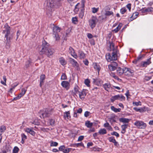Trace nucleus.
Listing matches in <instances>:
<instances>
[{
    "mask_svg": "<svg viewBox=\"0 0 153 153\" xmlns=\"http://www.w3.org/2000/svg\"><path fill=\"white\" fill-rule=\"evenodd\" d=\"M3 150L5 151L6 152H8L9 153H11V148L9 146H6L3 149Z\"/></svg>",
    "mask_w": 153,
    "mask_h": 153,
    "instance_id": "nucleus-34",
    "label": "nucleus"
},
{
    "mask_svg": "<svg viewBox=\"0 0 153 153\" xmlns=\"http://www.w3.org/2000/svg\"><path fill=\"white\" fill-rule=\"evenodd\" d=\"M151 58H150L148 59L146 61L142 62L140 63L141 66L143 67H146L149 65L151 63Z\"/></svg>",
    "mask_w": 153,
    "mask_h": 153,
    "instance_id": "nucleus-15",
    "label": "nucleus"
},
{
    "mask_svg": "<svg viewBox=\"0 0 153 153\" xmlns=\"http://www.w3.org/2000/svg\"><path fill=\"white\" fill-rule=\"evenodd\" d=\"M54 51H55L53 49L50 48L49 43L45 40L42 41L41 48L39 50V53L40 54H45L49 56L52 55Z\"/></svg>",
    "mask_w": 153,
    "mask_h": 153,
    "instance_id": "nucleus-3",
    "label": "nucleus"
},
{
    "mask_svg": "<svg viewBox=\"0 0 153 153\" xmlns=\"http://www.w3.org/2000/svg\"><path fill=\"white\" fill-rule=\"evenodd\" d=\"M93 125V123H92L90 122L89 121H86L85 122V125L88 128H91Z\"/></svg>",
    "mask_w": 153,
    "mask_h": 153,
    "instance_id": "nucleus-28",
    "label": "nucleus"
},
{
    "mask_svg": "<svg viewBox=\"0 0 153 153\" xmlns=\"http://www.w3.org/2000/svg\"><path fill=\"white\" fill-rule=\"evenodd\" d=\"M134 71L129 68H124V74L128 76H131L133 75Z\"/></svg>",
    "mask_w": 153,
    "mask_h": 153,
    "instance_id": "nucleus-12",
    "label": "nucleus"
},
{
    "mask_svg": "<svg viewBox=\"0 0 153 153\" xmlns=\"http://www.w3.org/2000/svg\"><path fill=\"white\" fill-rule=\"evenodd\" d=\"M72 21L74 23H75V22L77 21V18L76 17H73L72 19Z\"/></svg>",
    "mask_w": 153,
    "mask_h": 153,
    "instance_id": "nucleus-60",
    "label": "nucleus"
},
{
    "mask_svg": "<svg viewBox=\"0 0 153 153\" xmlns=\"http://www.w3.org/2000/svg\"><path fill=\"white\" fill-rule=\"evenodd\" d=\"M133 104L134 105H135L136 106H138V105H141V103L140 101L138 102H133Z\"/></svg>",
    "mask_w": 153,
    "mask_h": 153,
    "instance_id": "nucleus-44",
    "label": "nucleus"
},
{
    "mask_svg": "<svg viewBox=\"0 0 153 153\" xmlns=\"http://www.w3.org/2000/svg\"><path fill=\"white\" fill-rule=\"evenodd\" d=\"M111 109L113 111L115 112L116 113L120 112L121 111L120 108H117L114 106H111Z\"/></svg>",
    "mask_w": 153,
    "mask_h": 153,
    "instance_id": "nucleus-31",
    "label": "nucleus"
},
{
    "mask_svg": "<svg viewBox=\"0 0 153 153\" xmlns=\"http://www.w3.org/2000/svg\"><path fill=\"white\" fill-rule=\"evenodd\" d=\"M52 110L49 109H45L40 111L39 114L41 118H44L49 117L52 114Z\"/></svg>",
    "mask_w": 153,
    "mask_h": 153,
    "instance_id": "nucleus-4",
    "label": "nucleus"
},
{
    "mask_svg": "<svg viewBox=\"0 0 153 153\" xmlns=\"http://www.w3.org/2000/svg\"><path fill=\"white\" fill-rule=\"evenodd\" d=\"M93 82L97 85H100L103 83V81L100 79H93Z\"/></svg>",
    "mask_w": 153,
    "mask_h": 153,
    "instance_id": "nucleus-21",
    "label": "nucleus"
},
{
    "mask_svg": "<svg viewBox=\"0 0 153 153\" xmlns=\"http://www.w3.org/2000/svg\"><path fill=\"white\" fill-rule=\"evenodd\" d=\"M99 9V8H95V7H93L92 8V12L93 13H95L97 12Z\"/></svg>",
    "mask_w": 153,
    "mask_h": 153,
    "instance_id": "nucleus-53",
    "label": "nucleus"
},
{
    "mask_svg": "<svg viewBox=\"0 0 153 153\" xmlns=\"http://www.w3.org/2000/svg\"><path fill=\"white\" fill-rule=\"evenodd\" d=\"M79 3L77 4L75 6V9H74V12L75 13H77L79 11Z\"/></svg>",
    "mask_w": 153,
    "mask_h": 153,
    "instance_id": "nucleus-35",
    "label": "nucleus"
},
{
    "mask_svg": "<svg viewBox=\"0 0 153 153\" xmlns=\"http://www.w3.org/2000/svg\"><path fill=\"white\" fill-rule=\"evenodd\" d=\"M69 61L72 65L77 70H79V65L76 60L71 58H69Z\"/></svg>",
    "mask_w": 153,
    "mask_h": 153,
    "instance_id": "nucleus-10",
    "label": "nucleus"
},
{
    "mask_svg": "<svg viewBox=\"0 0 153 153\" xmlns=\"http://www.w3.org/2000/svg\"><path fill=\"white\" fill-rule=\"evenodd\" d=\"M61 85L63 88H65L67 90H68L69 88L70 83L67 81H62L61 83Z\"/></svg>",
    "mask_w": 153,
    "mask_h": 153,
    "instance_id": "nucleus-13",
    "label": "nucleus"
},
{
    "mask_svg": "<svg viewBox=\"0 0 153 153\" xmlns=\"http://www.w3.org/2000/svg\"><path fill=\"white\" fill-rule=\"evenodd\" d=\"M90 114L89 112L87 111L85 112L84 115L85 117H87Z\"/></svg>",
    "mask_w": 153,
    "mask_h": 153,
    "instance_id": "nucleus-57",
    "label": "nucleus"
},
{
    "mask_svg": "<svg viewBox=\"0 0 153 153\" xmlns=\"http://www.w3.org/2000/svg\"><path fill=\"white\" fill-rule=\"evenodd\" d=\"M97 22V19L95 17H93L89 21V25L91 29L94 27Z\"/></svg>",
    "mask_w": 153,
    "mask_h": 153,
    "instance_id": "nucleus-9",
    "label": "nucleus"
},
{
    "mask_svg": "<svg viewBox=\"0 0 153 153\" xmlns=\"http://www.w3.org/2000/svg\"><path fill=\"white\" fill-rule=\"evenodd\" d=\"M18 84H14L13 85L11 86V87L10 88V91H11L13 90L16 87Z\"/></svg>",
    "mask_w": 153,
    "mask_h": 153,
    "instance_id": "nucleus-59",
    "label": "nucleus"
},
{
    "mask_svg": "<svg viewBox=\"0 0 153 153\" xmlns=\"http://www.w3.org/2000/svg\"><path fill=\"white\" fill-rule=\"evenodd\" d=\"M144 55H140L136 59V62H137L139 60H141L142 59V58L144 57Z\"/></svg>",
    "mask_w": 153,
    "mask_h": 153,
    "instance_id": "nucleus-46",
    "label": "nucleus"
},
{
    "mask_svg": "<svg viewBox=\"0 0 153 153\" xmlns=\"http://www.w3.org/2000/svg\"><path fill=\"white\" fill-rule=\"evenodd\" d=\"M74 146H76L77 147H84L83 144H72Z\"/></svg>",
    "mask_w": 153,
    "mask_h": 153,
    "instance_id": "nucleus-50",
    "label": "nucleus"
},
{
    "mask_svg": "<svg viewBox=\"0 0 153 153\" xmlns=\"http://www.w3.org/2000/svg\"><path fill=\"white\" fill-rule=\"evenodd\" d=\"M98 132L100 134H104L106 133L107 131L105 128H101L99 131Z\"/></svg>",
    "mask_w": 153,
    "mask_h": 153,
    "instance_id": "nucleus-33",
    "label": "nucleus"
},
{
    "mask_svg": "<svg viewBox=\"0 0 153 153\" xmlns=\"http://www.w3.org/2000/svg\"><path fill=\"white\" fill-rule=\"evenodd\" d=\"M144 11L148 12H153V8L148 7L144 10Z\"/></svg>",
    "mask_w": 153,
    "mask_h": 153,
    "instance_id": "nucleus-37",
    "label": "nucleus"
},
{
    "mask_svg": "<svg viewBox=\"0 0 153 153\" xmlns=\"http://www.w3.org/2000/svg\"><path fill=\"white\" fill-rule=\"evenodd\" d=\"M103 86L104 89L108 91H111L112 90L111 84L109 83H105L103 85Z\"/></svg>",
    "mask_w": 153,
    "mask_h": 153,
    "instance_id": "nucleus-17",
    "label": "nucleus"
},
{
    "mask_svg": "<svg viewBox=\"0 0 153 153\" xmlns=\"http://www.w3.org/2000/svg\"><path fill=\"white\" fill-rule=\"evenodd\" d=\"M84 137L83 136H80L78 137V141H82L84 138Z\"/></svg>",
    "mask_w": 153,
    "mask_h": 153,
    "instance_id": "nucleus-61",
    "label": "nucleus"
},
{
    "mask_svg": "<svg viewBox=\"0 0 153 153\" xmlns=\"http://www.w3.org/2000/svg\"><path fill=\"white\" fill-rule=\"evenodd\" d=\"M30 61H28L26 63V64L25 65V67L26 68H27L28 67H29V64H30Z\"/></svg>",
    "mask_w": 153,
    "mask_h": 153,
    "instance_id": "nucleus-62",
    "label": "nucleus"
},
{
    "mask_svg": "<svg viewBox=\"0 0 153 153\" xmlns=\"http://www.w3.org/2000/svg\"><path fill=\"white\" fill-rule=\"evenodd\" d=\"M103 126L104 127L106 128L109 131H112V128L108 123L106 122L104 123Z\"/></svg>",
    "mask_w": 153,
    "mask_h": 153,
    "instance_id": "nucleus-25",
    "label": "nucleus"
},
{
    "mask_svg": "<svg viewBox=\"0 0 153 153\" xmlns=\"http://www.w3.org/2000/svg\"><path fill=\"white\" fill-rule=\"evenodd\" d=\"M22 140L21 142L23 143L24 142V140H26L27 138V136L24 134H21Z\"/></svg>",
    "mask_w": 153,
    "mask_h": 153,
    "instance_id": "nucleus-39",
    "label": "nucleus"
},
{
    "mask_svg": "<svg viewBox=\"0 0 153 153\" xmlns=\"http://www.w3.org/2000/svg\"><path fill=\"white\" fill-rule=\"evenodd\" d=\"M33 128H26L25 131L33 136H34L35 134V132L33 130Z\"/></svg>",
    "mask_w": 153,
    "mask_h": 153,
    "instance_id": "nucleus-20",
    "label": "nucleus"
},
{
    "mask_svg": "<svg viewBox=\"0 0 153 153\" xmlns=\"http://www.w3.org/2000/svg\"><path fill=\"white\" fill-rule=\"evenodd\" d=\"M101 150V149L95 147H94L92 148V150L94 151H100Z\"/></svg>",
    "mask_w": 153,
    "mask_h": 153,
    "instance_id": "nucleus-54",
    "label": "nucleus"
},
{
    "mask_svg": "<svg viewBox=\"0 0 153 153\" xmlns=\"http://www.w3.org/2000/svg\"><path fill=\"white\" fill-rule=\"evenodd\" d=\"M78 56L81 59H84L85 57V54L83 52L81 51H78Z\"/></svg>",
    "mask_w": 153,
    "mask_h": 153,
    "instance_id": "nucleus-26",
    "label": "nucleus"
},
{
    "mask_svg": "<svg viewBox=\"0 0 153 153\" xmlns=\"http://www.w3.org/2000/svg\"><path fill=\"white\" fill-rule=\"evenodd\" d=\"M109 49L108 50L112 51L111 56L110 53H108L106 55V59L107 61L111 62L112 60H115L117 59V57L120 56L118 50L117 49V46H114V44L112 42H108Z\"/></svg>",
    "mask_w": 153,
    "mask_h": 153,
    "instance_id": "nucleus-1",
    "label": "nucleus"
},
{
    "mask_svg": "<svg viewBox=\"0 0 153 153\" xmlns=\"http://www.w3.org/2000/svg\"><path fill=\"white\" fill-rule=\"evenodd\" d=\"M117 68V72L118 75L120 76L124 73V69H122L120 67Z\"/></svg>",
    "mask_w": 153,
    "mask_h": 153,
    "instance_id": "nucleus-22",
    "label": "nucleus"
},
{
    "mask_svg": "<svg viewBox=\"0 0 153 153\" xmlns=\"http://www.w3.org/2000/svg\"><path fill=\"white\" fill-rule=\"evenodd\" d=\"M128 125L127 124H124L121 126V127L122 130H126V129L127 128Z\"/></svg>",
    "mask_w": 153,
    "mask_h": 153,
    "instance_id": "nucleus-49",
    "label": "nucleus"
},
{
    "mask_svg": "<svg viewBox=\"0 0 153 153\" xmlns=\"http://www.w3.org/2000/svg\"><path fill=\"white\" fill-rule=\"evenodd\" d=\"M69 52L75 59H77L78 56L75 53L74 50L71 47H70L69 48Z\"/></svg>",
    "mask_w": 153,
    "mask_h": 153,
    "instance_id": "nucleus-14",
    "label": "nucleus"
},
{
    "mask_svg": "<svg viewBox=\"0 0 153 153\" xmlns=\"http://www.w3.org/2000/svg\"><path fill=\"white\" fill-rule=\"evenodd\" d=\"M108 140L110 142L113 143H117V142L113 137H111L108 138Z\"/></svg>",
    "mask_w": 153,
    "mask_h": 153,
    "instance_id": "nucleus-36",
    "label": "nucleus"
},
{
    "mask_svg": "<svg viewBox=\"0 0 153 153\" xmlns=\"http://www.w3.org/2000/svg\"><path fill=\"white\" fill-rule=\"evenodd\" d=\"M79 98L82 100H84L86 95L85 90L83 89L81 92H79Z\"/></svg>",
    "mask_w": 153,
    "mask_h": 153,
    "instance_id": "nucleus-18",
    "label": "nucleus"
},
{
    "mask_svg": "<svg viewBox=\"0 0 153 153\" xmlns=\"http://www.w3.org/2000/svg\"><path fill=\"white\" fill-rule=\"evenodd\" d=\"M84 9H82L81 10V11L79 13V16L80 18H82L84 15Z\"/></svg>",
    "mask_w": 153,
    "mask_h": 153,
    "instance_id": "nucleus-40",
    "label": "nucleus"
},
{
    "mask_svg": "<svg viewBox=\"0 0 153 153\" xmlns=\"http://www.w3.org/2000/svg\"><path fill=\"white\" fill-rule=\"evenodd\" d=\"M126 11V10L125 7L122 8L120 10V12L122 14H124Z\"/></svg>",
    "mask_w": 153,
    "mask_h": 153,
    "instance_id": "nucleus-48",
    "label": "nucleus"
},
{
    "mask_svg": "<svg viewBox=\"0 0 153 153\" xmlns=\"http://www.w3.org/2000/svg\"><path fill=\"white\" fill-rule=\"evenodd\" d=\"M46 5L47 10L49 11L51 10V8L53 7L54 3L53 0H46L44 4Z\"/></svg>",
    "mask_w": 153,
    "mask_h": 153,
    "instance_id": "nucleus-6",
    "label": "nucleus"
},
{
    "mask_svg": "<svg viewBox=\"0 0 153 153\" xmlns=\"http://www.w3.org/2000/svg\"><path fill=\"white\" fill-rule=\"evenodd\" d=\"M45 79V75H42L40 76V81L42 82H44V80Z\"/></svg>",
    "mask_w": 153,
    "mask_h": 153,
    "instance_id": "nucleus-52",
    "label": "nucleus"
},
{
    "mask_svg": "<svg viewBox=\"0 0 153 153\" xmlns=\"http://www.w3.org/2000/svg\"><path fill=\"white\" fill-rule=\"evenodd\" d=\"M71 149V148H65L64 146H60L59 148V150L60 151H62L64 153H68Z\"/></svg>",
    "mask_w": 153,
    "mask_h": 153,
    "instance_id": "nucleus-16",
    "label": "nucleus"
},
{
    "mask_svg": "<svg viewBox=\"0 0 153 153\" xmlns=\"http://www.w3.org/2000/svg\"><path fill=\"white\" fill-rule=\"evenodd\" d=\"M113 12L111 11H106L105 15L106 16H109L111 15H113Z\"/></svg>",
    "mask_w": 153,
    "mask_h": 153,
    "instance_id": "nucleus-45",
    "label": "nucleus"
},
{
    "mask_svg": "<svg viewBox=\"0 0 153 153\" xmlns=\"http://www.w3.org/2000/svg\"><path fill=\"white\" fill-rule=\"evenodd\" d=\"M3 33L5 34V38H6V47L9 48L10 45V40L13 37L12 34H10V28L7 23H6L2 28Z\"/></svg>",
    "mask_w": 153,
    "mask_h": 153,
    "instance_id": "nucleus-2",
    "label": "nucleus"
},
{
    "mask_svg": "<svg viewBox=\"0 0 153 153\" xmlns=\"http://www.w3.org/2000/svg\"><path fill=\"white\" fill-rule=\"evenodd\" d=\"M138 14V13L137 12H135L133 13L132 16L130 18V19H129V20L130 21H133L134 19H136L137 17V16Z\"/></svg>",
    "mask_w": 153,
    "mask_h": 153,
    "instance_id": "nucleus-24",
    "label": "nucleus"
},
{
    "mask_svg": "<svg viewBox=\"0 0 153 153\" xmlns=\"http://www.w3.org/2000/svg\"><path fill=\"white\" fill-rule=\"evenodd\" d=\"M32 124H34L35 125H39V123L38 122L37 120H34L33 122H32Z\"/></svg>",
    "mask_w": 153,
    "mask_h": 153,
    "instance_id": "nucleus-58",
    "label": "nucleus"
},
{
    "mask_svg": "<svg viewBox=\"0 0 153 153\" xmlns=\"http://www.w3.org/2000/svg\"><path fill=\"white\" fill-rule=\"evenodd\" d=\"M53 36L56 39V41L59 40L60 37L58 34V33L60 32V28L57 26H54L53 28Z\"/></svg>",
    "mask_w": 153,
    "mask_h": 153,
    "instance_id": "nucleus-5",
    "label": "nucleus"
},
{
    "mask_svg": "<svg viewBox=\"0 0 153 153\" xmlns=\"http://www.w3.org/2000/svg\"><path fill=\"white\" fill-rule=\"evenodd\" d=\"M122 26V23L119 24L116 28L113 30V31L115 33H117L121 29Z\"/></svg>",
    "mask_w": 153,
    "mask_h": 153,
    "instance_id": "nucleus-30",
    "label": "nucleus"
},
{
    "mask_svg": "<svg viewBox=\"0 0 153 153\" xmlns=\"http://www.w3.org/2000/svg\"><path fill=\"white\" fill-rule=\"evenodd\" d=\"M134 125L138 128L141 129L145 128L146 126V123L142 121H137L134 123Z\"/></svg>",
    "mask_w": 153,
    "mask_h": 153,
    "instance_id": "nucleus-8",
    "label": "nucleus"
},
{
    "mask_svg": "<svg viewBox=\"0 0 153 153\" xmlns=\"http://www.w3.org/2000/svg\"><path fill=\"white\" fill-rule=\"evenodd\" d=\"M125 100V97L122 94H118L112 96L111 98V102H114L116 100H120L123 101Z\"/></svg>",
    "mask_w": 153,
    "mask_h": 153,
    "instance_id": "nucleus-7",
    "label": "nucleus"
},
{
    "mask_svg": "<svg viewBox=\"0 0 153 153\" xmlns=\"http://www.w3.org/2000/svg\"><path fill=\"white\" fill-rule=\"evenodd\" d=\"M90 81L89 79H85L84 81V83L87 86L89 87L90 86Z\"/></svg>",
    "mask_w": 153,
    "mask_h": 153,
    "instance_id": "nucleus-41",
    "label": "nucleus"
},
{
    "mask_svg": "<svg viewBox=\"0 0 153 153\" xmlns=\"http://www.w3.org/2000/svg\"><path fill=\"white\" fill-rule=\"evenodd\" d=\"M111 134L112 135L115 136L117 137H118L119 136V134L117 132L115 131H114L113 132L111 133Z\"/></svg>",
    "mask_w": 153,
    "mask_h": 153,
    "instance_id": "nucleus-51",
    "label": "nucleus"
},
{
    "mask_svg": "<svg viewBox=\"0 0 153 153\" xmlns=\"http://www.w3.org/2000/svg\"><path fill=\"white\" fill-rule=\"evenodd\" d=\"M67 79V77L65 74L64 73H62L61 78V80H65Z\"/></svg>",
    "mask_w": 153,
    "mask_h": 153,
    "instance_id": "nucleus-47",
    "label": "nucleus"
},
{
    "mask_svg": "<svg viewBox=\"0 0 153 153\" xmlns=\"http://www.w3.org/2000/svg\"><path fill=\"white\" fill-rule=\"evenodd\" d=\"M94 68L95 70L97 71L99 73L100 69V67L99 65L97 63H95L94 65Z\"/></svg>",
    "mask_w": 153,
    "mask_h": 153,
    "instance_id": "nucleus-32",
    "label": "nucleus"
},
{
    "mask_svg": "<svg viewBox=\"0 0 153 153\" xmlns=\"http://www.w3.org/2000/svg\"><path fill=\"white\" fill-rule=\"evenodd\" d=\"M26 89L25 88H22L21 90V92L20 93L23 96L25 94L26 91Z\"/></svg>",
    "mask_w": 153,
    "mask_h": 153,
    "instance_id": "nucleus-56",
    "label": "nucleus"
},
{
    "mask_svg": "<svg viewBox=\"0 0 153 153\" xmlns=\"http://www.w3.org/2000/svg\"><path fill=\"white\" fill-rule=\"evenodd\" d=\"M117 63L115 62H112L108 65V68L110 70L114 71L117 68Z\"/></svg>",
    "mask_w": 153,
    "mask_h": 153,
    "instance_id": "nucleus-11",
    "label": "nucleus"
},
{
    "mask_svg": "<svg viewBox=\"0 0 153 153\" xmlns=\"http://www.w3.org/2000/svg\"><path fill=\"white\" fill-rule=\"evenodd\" d=\"M130 119L124 118H121L120 119L119 121L123 123H127L129 122Z\"/></svg>",
    "mask_w": 153,
    "mask_h": 153,
    "instance_id": "nucleus-27",
    "label": "nucleus"
},
{
    "mask_svg": "<svg viewBox=\"0 0 153 153\" xmlns=\"http://www.w3.org/2000/svg\"><path fill=\"white\" fill-rule=\"evenodd\" d=\"M19 150V148L17 146H15L13 150V153H17Z\"/></svg>",
    "mask_w": 153,
    "mask_h": 153,
    "instance_id": "nucleus-43",
    "label": "nucleus"
},
{
    "mask_svg": "<svg viewBox=\"0 0 153 153\" xmlns=\"http://www.w3.org/2000/svg\"><path fill=\"white\" fill-rule=\"evenodd\" d=\"M6 130V127L4 126H2L0 127V132L1 133H3L4 131Z\"/></svg>",
    "mask_w": 153,
    "mask_h": 153,
    "instance_id": "nucleus-42",
    "label": "nucleus"
},
{
    "mask_svg": "<svg viewBox=\"0 0 153 153\" xmlns=\"http://www.w3.org/2000/svg\"><path fill=\"white\" fill-rule=\"evenodd\" d=\"M59 60L60 63L62 65H64L66 64V61L63 57L60 58L59 59Z\"/></svg>",
    "mask_w": 153,
    "mask_h": 153,
    "instance_id": "nucleus-29",
    "label": "nucleus"
},
{
    "mask_svg": "<svg viewBox=\"0 0 153 153\" xmlns=\"http://www.w3.org/2000/svg\"><path fill=\"white\" fill-rule=\"evenodd\" d=\"M78 87L77 86L75 87L74 88V91L75 94H77L79 93V92L78 91Z\"/></svg>",
    "mask_w": 153,
    "mask_h": 153,
    "instance_id": "nucleus-55",
    "label": "nucleus"
},
{
    "mask_svg": "<svg viewBox=\"0 0 153 153\" xmlns=\"http://www.w3.org/2000/svg\"><path fill=\"white\" fill-rule=\"evenodd\" d=\"M50 125L52 126H54L55 125V120L53 119H50L49 120Z\"/></svg>",
    "mask_w": 153,
    "mask_h": 153,
    "instance_id": "nucleus-38",
    "label": "nucleus"
},
{
    "mask_svg": "<svg viewBox=\"0 0 153 153\" xmlns=\"http://www.w3.org/2000/svg\"><path fill=\"white\" fill-rule=\"evenodd\" d=\"M131 4H128L126 5L127 7L129 9V10L130 11L131 9Z\"/></svg>",
    "mask_w": 153,
    "mask_h": 153,
    "instance_id": "nucleus-64",
    "label": "nucleus"
},
{
    "mask_svg": "<svg viewBox=\"0 0 153 153\" xmlns=\"http://www.w3.org/2000/svg\"><path fill=\"white\" fill-rule=\"evenodd\" d=\"M64 117L65 119H69L71 118L70 112L69 111L64 113Z\"/></svg>",
    "mask_w": 153,
    "mask_h": 153,
    "instance_id": "nucleus-23",
    "label": "nucleus"
},
{
    "mask_svg": "<svg viewBox=\"0 0 153 153\" xmlns=\"http://www.w3.org/2000/svg\"><path fill=\"white\" fill-rule=\"evenodd\" d=\"M87 37L89 39H91L93 37V35L90 33H88L87 34Z\"/></svg>",
    "mask_w": 153,
    "mask_h": 153,
    "instance_id": "nucleus-63",
    "label": "nucleus"
},
{
    "mask_svg": "<svg viewBox=\"0 0 153 153\" xmlns=\"http://www.w3.org/2000/svg\"><path fill=\"white\" fill-rule=\"evenodd\" d=\"M133 109L136 111H139L141 113L143 112L146 111V110L145 107L140 108H138L137 107H134L133 108Z\"/></svg>",
    "mask_w": 153,
    "mask_h": 153,
    "instance_id": "nucleus-19",
    "label": "nucleus"
}]
</instances>
